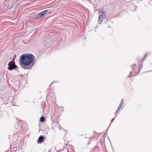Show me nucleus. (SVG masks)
Here are the masks:
<instances>
[{
    "instance_id": "obj_3",
    "label": "nucleus",
    "mask_w": 152,
    "mask_h": 152,
    "mask_svg": "<svg viewBox=\"0 0 152 152\" xmlns=\"http://www.w3.org/2000/svg\"><path fill=\"white\" fill-rule=\"evenodd\" d=\"M8 66L9 67H8L7 69L9 70H12L15 68L17 67L14 63L12 61H11L9 63Z\"/></svg>"
},
{
    "instance_id": "obj_13",
    "label": "nucleus",
    "mask_w": 152,
    "mask_h": 152,
    "mask_svg": "<svg viewBox=\"0 0 152 152\" xmlns=\"http://www.w3.org/2000/svg\"><path fill=\"white\" fill-rule=\"evenodd\" d=\"M146 55H146L145 56V57L146 56Z\"/></svg>"
},
{
    "instance_id": "obj_6",
    "label": "nucleus",
    "mask_w": 152,
    "mask_h": 152,
    "mask_svg": "<svg viewBox=\"0 0 152 152\" xmlns=\"http://www.w3.org/2000/svg\"><path fill=\"white\" fill-rule=\"evenodd\" d=\"M124 103V100L123 99H122L121 102L119 106L118 107V110L115 113V114L117 113L118 111L121 108V107L123 106Z\"/></svg>"
},
{
    "instance_id": "obj_4",
    "label": "nucleus",
    "mask_w": 152,
    "mask_h": 152,
    "mask_svg": "<svg viewBox=\"0 0 152 152\" xmlns=\"http://www.w3.org/2000/svg\"><path fill=\"white\" fill-rule=\"evenodd\" d=\"M48 10H44L42 12H41L40 13H39L38 15L37 16V17L39 18H40L42 17V16H44L45 14H46L48 12Z\"/></svg>"
},
{
    "instance_id": "obj_12",
    "label": "nucleus",
    "mask_w": 152,
    "mask_h": 152,
    "mask_svg": "<svg viewBox=\"0 0 152 152\" xmlns=\"http://www.w3.org/2000/svg\"><path fill=\"white\" fill-rule=\"evenodd\" d=\"M136 75V74H135H135H134V75Z\"/></svg>"
},
{
    "instance_id": "obj_2",
    "label": "nucleus",
    "mask_w": 152,
    "mask_h": 152,
    "mask_svg": "<svg viewBox=\"0 0 152 152\" xmlns=\"http://www.w3.org/2000/svg\"><path fill=\"white\" fill-rule=\"evenodd\" d=\"M99 17L98 21L99 23L102 22L105 18V12L102 9H100L99 10Z\"/></svg>"
},
{
    "instance_id": "obj_5",
    "label": "nucleus",
    "mask_w": 152,
    "mask_h": 152,
    "mask_svg": "<svg viewBox=\"0 0 152 152\" xmlns=\"http://www.w3.org/2000/svg\"><path fill=\"white\" fill-rule=\"evenodd\" d=\"M44 141V137L42 136H41L38 138L37 140V142L38 143H41Z\"/></svg>"
},
{
    "instance_id": "obj_9",
    "label": "nucleus",
    "mask_w": 152,
    "mask_h": 152,
    "mask_svg": "<svg viewBox=\"0 0 152 152\" xmlns=\"http://www.w3.org/2000/svg\"><path fill=\"white\" fill-rule=\"evenodd\" d=\"M131 74H132V72H130V75H129V77H131V76L133 75H131Z\"/></svg>"
},
{
    "instance_id": "obj_10",
    "label": "nucleus",
    "mask_w": 152,
    "mask_h": 152,
    "mask_svg": "<svg viewBox=\"0 0 152 152\" xmlns=\"http://www.w3.org/2000/svg\"><path fill=\"white\" fill-rule=\"evenodd\" d=\"M114 119H115L114 118H113V119H112V122L113 121H114Z\"/></svg>"
},
{
    "instance_id": "obj_11",
    "label": "nucleus",
    "mask_w": 152,
    "mask_h": 152,
    "mask_svg": "<svg viewBox=\"0 0 152 152\" xmlns=\"http://www.w3.org/2000/svg\"><path fill=\"white\" fill-rule=\"evenodd\" d=\"M135 72L134 71V72L133 71H132V73H134V72Z\"/></svg>"
},
{
    "instance_id": "obj_8",
    "label": "nucleus",
    "mask_w": 152,
    "mask_h": 152,
    "mask_svg": "<svg viewBox=\"0 0 152 152\" xmlns=\"http://www.w3.org/2000/svg\"><path fill=\"white\" fill-rule=\"evenodd\" d=\"M135 65H133V66H132V68L133 69L134 68V69H135Z\"/></svg>"
},
{
    "instance_id": "obj_1",
    "label": "nucleus",
    "mask_w": 152,
    "mask_h": 152,
    "mask_svg": "<svg viewBox=\"0 0 152 152\" xmlns=\"http://www.w3.org/2000/svg\"><path fill=\"white\" fill-rule=\"evenodd\" d=\"M34 63L33 59V56L31 54L22 55L20 57V63L21 66L25 69H30L32 66L30 65L31 63L33 65Z\"/></svg>"
},
{
    "instance_id": "obj_7",
    "label": "nucleus",
    "mask_w": 152,
    "mask_h": 152,
    "mask_svg": "<svg viewBox=\"0 0 152 152\" xmlns=\"http://www.w3.org/2000/svg\"><path fill=\"white\" fill-rule=\"evenodd\" d=\"M45 118L44 117H42L40 118V121L42 122H43L45 121Z\"/></svg>"
}]
</instances>
